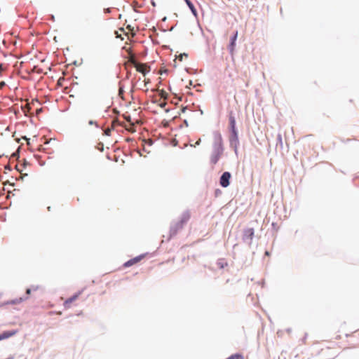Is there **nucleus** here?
<instances>
[{"instance_id":"nucleus-1","label":"nucleus","mask_w":359,"mask_h":359,"mask_svg":"<svg viewBox=\"0 0 359 359\" xmlns=\"http://www.w3.org/2000/svg\"><path fill=\"white\" fill-rule=\"evenodd\" d=\"M229 128L231 130L230 142L237 143L238 142V134L236 128V118L233 112H230L229 115Z\"/></svg>"},{"instance_id":"nucleus-2","label":"nucleus","mask_w":359,"mask_h":359,"mask_svg":"<svg viewBox=\"0 0 359 359\" xmlns=\"http://www.w3.org/2000/svg\"><path fill=\"white\" fill-rule=\"evenodd\" d=\"M218 138H219V143L217 145H215L214 150L210 156V162L213 165H215L218 162V161L219 160V158L222 156V153H223V147H222V137L219 134L218 135Z\"/></svg>"},{"instance_id":"nucleus-3","label":"nucleus","mask_w":359,"mask_h":359,"mask_svg":"<svg viewBox=\"0 0 359 359\" xmlns=\"http://www.w3.org/2000/svg\"><path fill=\"white\" fill-rule=\"evenodd\" d=\"M128 61L133 65L137 72L142 73L143 75H145L150 70V67L146 64L137 62L133 55L130 57Z\"/></svg>"},{"instance_id":"nucleus-4","label":"nucleus","mask_w":359,"mask_h":359,"mask_svg":"<svg viewBox=\"0 0 359 359\" xmlns=\"http://www.w3.org/2000/svg\"><path fill=\"white\" fill-rule=\"evenodd\" d=\"M158 93L152 98V102L156 103L161 107L166 104L165 100L168 98V93L167 91H157Z\"/></svg>"},{"instance_id":"nucleus-5","label":"nucleus","mask_w":359,"mask_h":359,"mask_svg":"<svg viewBox=\"0 0 359 359\" xmlns=\"http://www.w3.org/2000/svg\"><path fill=\"white\" fill-rule=\"evenodd\" d=\"M231 177V175L229 172H224L219 179V184L222 187H227L230 184V179Z\"/></svg>"},{"instance_id":"nucleus-6","label":"nucleus","mask_w":359,"mask_h":359,"mask_svg":"<svg viewBox=\"0 0 359 359\" xmlns=\"http://www.w3.org/2000/svg\"><path fill=\"white\" fill-rule=\"evenodd\" d=\"M124 118L128 122V125L123 123V126L128 131L134 133L136 131L135 122H133L130 116L124 115Z\"/></svg>"},{"instance_id":"nucleus-7","label":"nucleus","mask_w":359,"mask_h":359,"mask_svg":"<svg viewBox=\"0 0 359 359\" xmlns=\"http://www.w3.org/2000/svg\"><path fill=\"white\" fill-rule=\"evenodd\" d=\"M144 257L145 256L144 255H141L140 256L134 257V258L128 260L126 263H124L123 266L124 267H130V266H133L134 264H136L138 262H140Z\"/></svg>"},{"instance_id":"nucleus-8","label":"nucleus","mask_w":359,"mask_h":359,"mask_svg":"<svg viewBox=\"0 0 359 359\" xmlns=\"http://www.w3.org/2000/svg\"><path fill=\"white\" fill-rule=\"evenodd\" d=\"M238 36V31H236L233 36L231 39V42L229 45V50L231 55L233 54L235 46H236V41Z\"/></svg>"},{"instance_id":"nucleus-9","label":"nucleus","mask_w":359,"mask_h":359,"mask_svg":"<svg viewBox=\"0 0 359 359\" xmlns=\"http://www.w3.org/2000/svg\"><path fill=\"white\" fill-rule=\"evenodd\" d=\"M79 294H80V292L77 293V294L73 295L72 297H69V299H67L64 302L65 309H69L71 307V304L78 299Z\"/></svg>"},{"instance_id":"nucleus-10","label":"nucleus","mask_w":359,"mask_h":359,"mask_svg":"<svg viewBox=\"0 0 359 359\" xmlns=\"http://www.w3.org/2000/svg\"><path fill=\"white\" fill-rule=\"evenodd\" d=\"M16 333V330L5 331L3 333L0 334V341L11 337L14 336Z\"/></svg>"},{"instance_id":"nucleus-11","label":"nucleus","mask_w":359,"mask_h":359,"mask_svg":"<svg viewBox=\"0 0 359 359\" xmlns=\"http://www.w3.org/2000/svg\"><path fill=\"white\" fill-rule=\"evenodd\" d=\"M254 236V229L252 228L247 229L244 231L243 238L249 240H252Z\"/></svg>"},{"instance_id":"nucleus-12","label":"nucleus","mask_w":359,"mask_h":359,"mask_svg":"<svg viewBox=\"0 0 359 359\" xmlns=\"http://www.w3.org/2000/svg\"><path fill=\"white\" fill-rule=\"evenodd\" d=\"M185 2L187 3V6H189V8L191 9L192 13L196 16L197 15V11H196V9L195 8L194 4L189 1V0H184Z\"/></svg>"},{"instance_id":"nucleus-13","label":"nucleus","mask_w":359,"mask_h":359,"mask_svg":"<svg viewBox=\"0 0 359 359\" xmlns=\"http://www.w3.org/2000/svg\"><path fill=\"white\" fill-rule=\"evenodd\" d=\"M40 289L39 286H33L32 288H28L26 290V294L29 295L32 291H37Z\"/></svg>"},{"instance_id":"nucleus-14","label":"nucleus","mask_w":359,"mask_h":359,"mask_svg":"<svg viewBox=\"0 0 359 359\" xmlns=\"http://www.w3.org/2000/svg\"><path fill=\"white\" fill-rule=\"evenodd\" d=\"M226 359H244V357L241 354H234Z\"/></svg>"},{"instance_id":"nucleus-15","label":"nucleus","mask_w":359,"mask_h":359,"mask_svg":"<svg viewBox=\"0 0 359 359\" xmlns=\"http://www.w3.org/2000/svg\"><path fill=\"white\" fill-rule=\"evenodd\" d=\"M7 69V65L4 64H0V77L2 76L3 73Z\"/></svg>"},{"instance_id":"nucleus-16","label":"nucleus","mask_w":359,"mask_h":359,"mask_svg":"<svg viewBox=\"0 0 359 359\" xmlns=\"http://www.w3.org/2000/svg\"><path fill=\"white\" fill-rule=\"evenodd\" d=\"M27 299V297H26L25 299H22V298L16 299L15 300L11 301L9 302V304H19V303L22 302L23 300Z\"/></svg>"},{"instance_id":"nucleus-17","label":"nucleus","mask_w":359,"mask_h":359,"mask_svg":"<svg viewBox=\"0 0 359 359\" xmlns=\"http://www.w3.org/2000/svg\"><path fill=\"white\" fill-rule=\"evenodd\" d=\"M188 57V55L186 54V53H183V54H180L177 58L180 60V61H182L183 58L184 57Z\"/></svg>"},{"instance_id":"nucleus-18","label":"nucleus","mask_w":359,"mask_h":359,"mask_svg":"<svg viewBox=\"0 0 359 359\" xmlns=\"http://www.w3.org/2000/svg\"><path fill=\"white\" fill-rule=\"evenodd\" d=\"M5 82L4 81H0V88H3L4 87H5Z\"/></svg>"},{"instance_id":"nucleus-19","label":"nucleus","mask_w":359,"mask_h":359,"mask_svg":"<svg viewBox=\"0 0 359 359\" xmlns=\"http://www.w3.org/2000/svg\"><path fill=\"white\" fill-rule=\"evenodd\" d=\"M105 134L107 135H110V133H111V129L109 128H107L105 131H104Z\"/></svg>"},{"instance_id":"nucleus-20","label":"nucleus","mask_w":359,"mask_h":359,"mask_svg":"<svg viewBox=\"0 0 359 359\" xmlns=\"http://www.w3.org/2000/svg\"><path fill=\"white\" fill-rule=\"evenodd\" d=\"M123 93H124V91H122V90L118 91V96L121 98H123Z\"/></svg>"},{"instance_id":"nucleus-21","label":"nucleus","mask_w":359,"mask_h":359,"mask_svg":"<svg viewBox=\"0 0 359 359\" xmlns=\"http://www.w3.org/2000/svg\"><path fill=\"white\" fill-rule=\"evenodd\" d=\"M22 138L27 141V145H29V139L27 138L26 137H22Z\"/></svg>"},{"instance_id":"nucleus-22","label":"nucleus","mask_w":359,"mask_h":359,"mask_svg":"<svg viewBox=\"0 0 359 359\" xmlns=\"http://www.w3.org/2000/svg\"><path fill=\"white\" fill-rule=\"evenodd\" d=\"M118 124V121H113L112 122V127H115V126Z\"/></svg>"},{"instance_id":"nucleus-23","label":"nucleus","mask_w":359,"mask_h":359,"mask_svg":"<svg viewBox=\"0 0 359 359\" xmlns=\"http://www.w3.org/2000/svg\"><path fill=\"white\" fill-rule=\"evenodd\" d=\"M167 72V70H166V69H160V74H163V72Z\"/></svg>"},{"instance_id":"nucleus-24","label":"nucleus","mask_w":359,"mask_h":359,"mask_svg":"<svg viewBox=\"0 0 359 359\" xmlns=\"http://www.w3.org/2000/svg\"><path fill=\"white\" fill-rule=\"evenodd\" d=\"M200 142H201V139H199V140L196 142V145H199V144H200Z\"/></svg>"},{"instance_id":"nucleus-25","label":"nucleus","mask_w":359,"mask_h":359,"mask_svg":"<svg viewBox=\"0 0 359 359\" xmlns=\"http://www.w3.org/2000/svg\"><path fill=\"white\" fill-rule=\"evenodd\" d=\"M175 95L176 97H177V94H175ZM178 100H181V97H178Z\"/></svg>"},{"instance_id":"nucleus-26","label":"nucleus","mask_w":359,"mask_h":359,"mask_svg":"<svg viewBox=\"0 0 359 359\" xmlns=\"http://www.w3.org/2000/svg\"><path fill=\"white\" fill-rule=\"evenodd\" d=\"M26 107H27V108H28V110H29V109H30V107H29V104H26Z\"/></svg>"}]
</instances>
